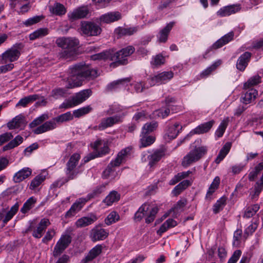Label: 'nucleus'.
Here are the masks:
<instances>
[{
	"mask_svg": "<svg viewBox=\"0 0 263 263\" xmlns=\"http://www.w3.org/2000/svg\"><path fill=\"white\" fill-rule=\"evenodd\" d=\"M67 88H73L82 85L85 80L94 79L98 76V71L83 63L75 64L69 69Z\"/></svg>",
	"mask_w": 263,
	"mask_h": 263,
	"instance_id": "f257e3e1",
	"label": "nucleus"
},
{
	"mask_svg": "<svg viewBox=\"0 0 263 263\" xmlns=\"http://www.w3.org/2000/svg\"><path fill=\"white\" fill-rule=\"evenodd\" d=\"M135 51V48L132 46H128L123 48L112 55L109 51H106L91 56L92 60L110 59L115 61L116 63L125 65L127 63L126 58L131 55Z\"/></svg>",
	"mask_w": 263,
	"mask_h": 263,
	"instance_id": "f03ea898",
	"label": "nucleus"
},
{
	"mask_svg": "<svg viewBox=\"0 0 263 263\" xmlns=\"http://www.w3.org/2000/svg\"><path fill=\"white\" fill-rule=\"evenodd\" d=\"M56 43L58 46L64 49L62 56L66 58H69L76 54V47L78 45L79 42L75 38L63 37L58 39Z\"/></svg>",
	"mask_w": 263,
	"mask_h": 263,
	"instance_id": "7ed1b4c3",
	"label": "nucleus"
},
{
	"mask_svg": "<svg viewBox=\"0 0 263 263\" xmlns=\"http://www.w3.org/2000/svg\"><path fill=\"white\" fill-rule=\"evenodd\" d=\"M159 209L155 206L151 207L150 204L147 203H143L136 212L134 216L135 220L140 221L144 216H146L145 222L150 223L152 222L158 212Z\"/></svg>",
	"mask_w": 263,
	"mask_h": 263,
	"instance_id": "20e7f679",
	"label": "nucleus"
},
{
	"mask_svg": "<svg viewBox=\"0 0 263 263\" xmlns=\"http://www.w3.org/2000/svg\"><path fill=\"white\" fill-rule=\"evenodd\" d=\"M206 152L207 149L205 146H196L183 157L182 161V166L187 167L198 161L206 153Z\"/></svg>",
	"mask_w": 263,
	"mask_h": 263,
	"instance_id": "39448f33",
	"label": "nucleus"
},
{
	"mask_svg": "<svg viewBox=\"0 0 263 263\" xmlns=\"http://www.w3.org/2000/svg\"><path fill=\"white\" fill-rule=\"evenodd\" d=\"M92 93V91L89 89H84L76 93L66 103H63L61 105V108H68L80 104L87 99Z\"/></svg>",
	"mask_w": 263,
	"mask_h": 263,
	"instance_id": "423d86ee",
	"label": "nucleus"
},
{
	"mask_svg": "<svg viewBox=\"0 0 263 263\" xmlns=\"http://www.w3.org/2000/svg\"><path fill=\"white\" fill-rule=\"evenodd\" d=\"M80 159V155L79 154L74 153L70 157L67 162L65 174L67 181L74 179L80 173L79 168L77 167Z\"/></svg>",
	"mask_w": 263,
	"mask_h": 263,
	"instance_id": "0eeeda50",
	"label": "nucleus"
},
{
	"mask_svg": "<svg viewBox=\"0 0 263 263\" xmlns=\"http://www.w3.org/2000/svg\"><path fill=\"white\" fill-rule=\"evenodd\" d=\"M102 31V29L97 24L89 21H82L80 28V33L86 36H97Z\"/></svg>",
	"mask_w": 263,
	"mask_h": 263,
	"instance_id": "6e6552de",
	"label": "nucleus"
},
{
	"mask_svg": "<svg viewBox=\"0 0 263 263\" xmlns=\"http://www.w3.org/2000/svg\"><path fill=\"white\" fill-rule=\"evenodd\" d=\"M130 149L129 147L126 148L120 151L115 160L112 161L108 165L107 168L103 173V176L104 178H107L110 174L114 171L113 168L115 166H118L122 162L125 157L129 153Z\"/></svg>",
	"mask_w": 263,
	"mask_h": 263,
	"instance_id": "1a4fd4ad",
	"label": "nucleus"
},
{
	"mask_svg": "<svg viewBox=\"0 0 263 263\" xmlns=\"http://www.w3.org/2000/svg\"><path fill=\"white\" fill-rule=\"evenodd\" d=\"M22 47L23 45L22 44H17L3 53L2 59L4 63L12 62L17 60L21 54L20 50Z\"/></svg>",
	"mask_w": 263,
	"mask_h": 263,
	"instance_id": "9d476101",
	"label": "nucleus"
},
{
	"mask_svg": "<svg viewBox=\"0 0 263 263\" xmlns=\"http://www.w3.org/2000/svg\"><path fill=\"white\" fill-rule=\"evenodd\" d=\"M71 242V237L69 235H63L57 242L53 251V256L60 255Z\"/></svg>",
	"mask_w": 263,
	"mask_h": 263,
	"instance_id": "9b49d317",
	"label": "nucleus"
},
{
	"mask_svg": "<svg viewBox=\"0 0 263 263\" xmlns=\"http://www.w3.org/2000/svg\"><path fill=\"white\" fill-rule=\"evenodd\" d=\"M173 77L174 73L172 71H163L148 79L147 82L150 84V86H153L156 84L165 83Z\"/></svg>",
	"mask_w": 263,
	"mask_h": 263,
	"instance_id": "f8f14e48",
	"label": "nucleus"
},
{
	"mask_svg": "<svg viewBox=\"0 0 263 263\" xmlns=\"http://www.w3.org/2000/svg\"><path fill=\"white\" fill-rule=\"evenodd\" d=\"M50 224V222L48 219L43 218L41 220L36 228H34L33 222H31L26 231H33L32 236L36 238H40L42 236L43 233Z\"/></svg>",
	"mask_w": 263,
	"mask_h": 263,
	"instance_id": "ddd939ff",
	"label": "nucleus"
},
{
	"mask_svg": "<svg viewBox=\"0 0 263 263\" xmlns=\"http://www.w3.org/2000/svg\"><path fill=\"white\" fill-rule=\"evenodd\" d=\"M108 234L107 230L97 226L91 230L90 237L92 241L95 242L104 240L107 237Z\"/></svg>",
	"mask_w": 263,
	"mask_h": 263,
	"instance_id": "4468645a",
	"label": "nucleus"
},
{
	"mask_svg": "<svg viewBox=\"0 0 263 263\" xmlns=\"http://www.w3.org/2000/svg\"><path fill=\"white\" fill-rule=\"evenodd\" d=\"M89 13V10L86 7L78 8L68 14L69 19L71 21L86 17Z\"/></svg>",
	"mask_w": 263,
	"mask_h": 263,
	"instance_id": "2eb2a0df",
	"label": "nucleus"
},
{
	"mask_svg": "<svg viewBox=\"0 0 263 263\" xmlns=\"http://www.w3.org/2000/svg\"><path fill=\"white\" fill-rule=\"evenodd\" d=\"M240 9L239 4L231 5L220 8L216 14L220 17H225L238 12Z\"/></svg>",
	"mask_w": 263,
	"mask_h": 263,
	"instance_id": "dca6fc26",
	"label": "nucleus"
},
{
	"mask_svg": "<svg viewBox=\"0 0 263 263\" xmlns=\"http://www.w3.org/2000/svg\"><path fill=\"white\" fill-rule=\"evenodd\" d=\"M121 117L120 116H115L113 117L103 118L101 120L99 124V130H102L107 127H109L114 124L120 122Z\"/></svg>",
	"mask_w": 263,
	"mask_h": 263,
	"instance_id": "f3484780",
	"label": "nucleus"
},
{
	"mask_svg": "<svg viewBox=\"0 0 263 263\" xmlns=\"http://www.w3.org/2000/svg\"><path fill=\"white\" fill-rule=\"evenodd\" d=\"M57 127V124L53 119L45 122L44 123L34 129L32 132L34 134L39 135L49 130H53Z\"/></svg>",
	"mask_w": 263,
	"mask_h": 263,
	"instance_id": "a211bd4d",
	"label": "nucleus"
},
{
	"mask_svg": "<svg viewBox=\"0 0 263 263\" xmlns=\"http://www.w3.org/2000/svg\"><path fill=\"white\" fill-rule=\"evenodd\" d=\"M215 123L214 120H212L209 122L202 123L198 125L195 129L192 130L190 134H202L208 132Z\"/></svg>",
	"mask_w": 263,
	"mask_h": 263,
	"instance_id": "6ab92c4d",
	"label": "nucleus"
},
{
	"mask_svg": "<svg viewBox=\"0 0 263 263\" xmlns=\"http://www.w3.org/2000/svg\"><path fill=\"white\" fill-rule=\"evenodd\" d=\"M97 220V216L94 214H90L88 216L83 217L78 219L76 222V226L78 228H83L91 224Z\"/></svg>",
	"mask_w": 263,
	"mask_h": 263,
	"instance_id": "aec40b11",
	"label": "nucleus"
},
{
	"mask_svg": "<svg viewBox=\"0 0 263 263\" xmlns=\"http://www.w3.org/2000/svg\"><path fill=\"white\" fill-rule=\"evenodd\" d=\"M93 148L98 153L97 156H102L109 152V148L104 140L96 141L93 144Z\"/></svg>",
	"mask_w": 263,
	"mask_h": 263,
	"instance_id": "412c9836",
	"label": "nucleus"
},
{
	"mask_svg": "<svg viewBox=\"0 0 263 263\" xmlns=\"http://www.w3.org/2000/svg\"><path fill=\"white\" fill-rule=\"evenodd\" d=\"M102 246L98 245L93 247L88 254L82 259V262L88 263L99 255L102 252Z\"/></svg>",
	"mask_w": 263,
	"mask_h": 263,
	"instance_id": "4be33fe9",
	"label": "nucleus"
},
{
	"mask_svg": "<svg viewBox=\"0 0 263 263\" xmlns=\"http://www.w3.org/2000/svg\"><path fill=\"white\" fill-rule=\"evenodd\" d=\"M32 173V170L29 167H24L16 172L13 176V181L19 183L29 177Z\"/></svg>",
	"mask_w": 263,
	"mask_h": 263,
	"instance_id": "5701e85b",
	"label": "nucleus"
},
{
	"mask_svg": "<svg viewBox=\"0 0 263 263\" xmlns=\"http://www.w3.org/2000/svg\"><path fill=\"white\" fill-rule=\"evenodd\" d=\"M165 155V151L163 149H157L152 154L147 157L148 159V165L151 167L156 164Z\"/></svg>",
	"mask_w": 263,
	"mask_h": 263,
	"instance_id": "b1692460",
	"label": "nucleus"
},
{
	"mask_svg": "<svg viewBox=\"0 0 263 263\" xmlns=\"http://www.w3.org/2000/svg\"><path fill=\"white\" fill-rule=\"evenodd\" d=\"M26 125L24 117L22 115H18L14 118L12 121L7 123V126L10 129L22 128Z\"/></svg>",
	"mask_w": 263,
	"mask_h": 263,
	"instance_id": "393cba45",
	"label": "nucleus"
},
{
	"mask_svg": "<svg viewBox=\"0 0 263 263\" xmlns=\"http://www.w3.org/2000/svg\"><path fill=\"white\" fill-rule=\"evenodd\" d=\"M121 17V14L119 12H112L101 15L100 21L101 22L110 23L118 21Z\"/></svg>",
	"mask_w": 263,
	"mask_h": 263,
	"instance_id": "a878e982",
	"label": "nucleus"
},
{
	"mask_svg": "<svg viewBox=\"0 0 263 263\" xmlns=\"http://www.w3.org/2000/svg\"><path fill=\"white\" fill-rule=\"evenodd\" d=\"M130 81L129 78H124L113 81L107 86L109 90H116L121 88H124Z\"/></svg>",
	"mask_w": 263,
	"mask_h": 263,
	"instance_id": "bb28decb",
	"label": "nucleus"
},
{
	"mask_svg": "<svg viewBox=\"0 0 263 263\" xmlns=\"http://www.w3.org/2000/svg\"><path fill=\"white\" fill-rule=\"evenodd\" d=\"M251 56V54L249 52H246L243 53L237 60L236 64L237 68L240 71H243L248 65Z\"/></svg>",
	"mask_w": 263,
	"mask_h": 263,
	"instance_id": "cd10ccee",
	"label": "nucleus"
},
{
	"mask_svg": "<svg viewBox=\"0 0 263 263\" xmlns=\"http://www.w3.org/2000/svg\"><path fill=\"white\" fill-rule=\"evenodd\" d=\"M234 37V32L233 31L230 32L223 36L221 37L212 46L214 49H218L225 44L228 43L230 41L233 40Z\"/></svg>",
	"mask_w": 263,
	"mask_h": 263,
	"instance_id": "c85d7f7f",
	"label": "nucleus"
},
{
	"mask_svg": "<svg viewBox=\"0 0 263 263\" xmlns=\"http://www.w3.org/2000/svg\"><path fill=\"white\" fill-rule=\"evenodd\" d=\"M257 94V91L255 89H249L241 97L242 102L246 104L251 103L254 100Z\"/></svg>",
	"mask_w": 263,
	"mask_h": 263,
	"instance_id": "c756f323",
	"label": "nucleus"
},
{
	"mask_svg": "<svg viewBox=\"0 0 263 263\" xmlns=\"http://www.w3.org/2000/svg\"><path fill=\"white\" fill-rule=\"evenodd\" d=\"M175 23L173 22L168 24L159 33V41L160 42H165L167 41L168 35L172 29Z\"/></svg>",
	"mask_w": 263,
	"mask_h": 263,
	"instance_id": "7c9ffc66",
	"label": "nucleus"
},
{
	"mask_svg": "<svg viewBox=\"0 0 263 263\" xmlns=\"http://www.w3.org/2000/svg\"><path fill=\"white\" fill-rule=\"evenodd\" d=\"M40 96L38 95L35 94L32 95H30L27 97H25L22 99H21L16 104V107H26L28 104L30 103L33 102V101L39 99Z\"/></svg>",
	"mask_w": 263,
	"mask_h": 263,
	"instance_id": "2f4dec72",
	"label": "nucleus"
},
{
	"mask_svg": "<svg viewBox=\"0 0 263 263\" xmlns=\"http://www.w3.org/2000/svg\"><path fill=\"white\" fill-rule=\"evenodd\" d=\"M232 146V143L231 142H227L222 147V148L220 151L215 161L217 164H218L221 161L226 155L229 152L231 147Z\"/></svg>",
	"mask_w": 263,
	"mask_h": 263,
	"instance_id": "473e14b6",
	"label": "nucleus"
},
{
	"mask_svg": "<svg viewBox=\"0 0 263 263\" xmlns=\"http://www.w3.org/2000/svg\"><path fill=\"white\" fill-rule=\"evenodd\" d=\"M23 141V138L18 135L15 138L10 141L7 144L3 147V151L11 149L22 143Z\"/></svg>",
	"mask_w": 263,
	"mask_h": 263,
	"instance_id": "72a5a7b5",
	"label": "nucleus"
},
{
	"mask_svg": "<svg viewBox=\"0 0 263 263\" xmlns=\"http://www.w3.org/2000/svg\"><path fill=\"white\" fill-rule=\"evenodd\" d=\"M120 195L117 192L113 191L103 200V202L107 205H110L114 202L118 201L120 199Z\"/></svg>",
	"mask_w": 263,
	"mask_h": 263,
	"instance_id": "f704fd0d",
	"label": "nucleus"
},
{
	"mask_svg": "<svg viewBox=\"0 0 263 263\" xmlns=\"http://www.w3.org/2000/svg\"><path fill=\"white\" fill-rule=\"evenodd\" d=\"M181 128L182 127L179 123H175L173 125L169 127L167 133L168 137L170 139H175Z\"/></svg>",
	"mask_w": 263,
	"mask_h": 263,
	"instance_id": "c9c22d12",
	"label": "nucleus"
},
{
	"mask_svg": "<svg viewBox=\"0 0 263 263\" xmlns=\"http://www.w3.org/2000/svg\"><path fill=\"white\" fill-rule=\"evenodd\" d=\"M48 33V29L46 28H40L31 33L29 35V39L30 40H34L47 35Z\"/></svg>",
	"mask_w": 263,
	"mask_h": 263,
	"instance_id": "e433bc0d",
	"label": "nucleus"
},
{
	"mask_svg": "<svg viewBox=\"0 0 263 263\" xmlns=\"http://www.w3.org/2000/svg\"><path fill=\"white\" fill-rule=\"evenodd\" d=\"M18 204L15 203L13 206L11 207L10 211H9L5 215H4L2 219L4 224L6 223L8 221H9L16 214L18 211ZM2 213L4 214L3 212Z\"/></svg>",
	"mask_w": 263,
	"mask_h": 263,
	"instance_id": "4c0bfd02",
	"label": "nucleus"
},
{
	"mask_svg": "<svg viewBox=\"0 0 263 263\" xmlns=\"http://www.w3.org/2000/svg\"><path fill=\"white\" fill-rule=\"evenodd\" d=\"M50 11L52 13L58 15H62L66 13V9L64 5L58 3L50 7Z\"/></svg>",
	"mask_w": 263,
	"mask_h": 263,
	"instance_id": "58836bf2",
	"label": "nucleus"
},
{
	"mask_svg": "<svg viewBox=\"0 0 263 263\" xmlns=\"http://www.w3.org/2000/svg\"><path fill=\"white\" fill-rule=\"evenodd\" d=\"M140 147H144L153 144L155 141V138L153 136H148V135H141Z\"/></svg>",
	"mask_w": 263,
	"mask_h": 263,
	"instance_id": "ea45409f",
	"label": "nucleus"
},
{
	"mask_svg": "<svg viewBox=\"0 0 263 263\" xmlns=\"http://www.w3.org/2000/svg\"><path fill=\"white\" fill-rule=\"evenodd\" d=\"M229 121V118H227L224 119L223 120H222V122L220 123L218 128L215 132V135L218 138H220L223 136L225 130L228 125Z\"/></svg>",
	"mask_w": 263,
	"mask_h": 263,
	"instance_id": "a19ab883",
	"label": "nucleus"
},
{
	"mask_svg": "<svg viewBox=\"0 0 263 263\" xmlns=\"http://www.w3.org/2000/svg\"><path fill=\"white\" fill-rule=\"evenodd\" d=\"M92 110V107L90 106H87L85 107H81L78 109L74 110L73 111V117L74 116L76 118H80Z\"/></svg>",
	"mask_w": 263,
	"mask_h": 263,
	"instance_id": "79ce46f5",
	"label": "nucleus"
},
{
	"mask_svg": "<svg viewBox=\"0 0 263 263\" xmlns=\"http://www.w3.org/2000/svg\"><path fill=\"white\" fill-rule=\"evenodd\" d=\"M158 126V124L155 121L146 123L143 126L142 130V135H148L153 132Z\"/></svg>",
	"mask_w": 263,
	"mask_h": 263,
	"instance_id": "37998d69",
	"label": "nucleus"
},
{
	"mask_svg": "<svg viewBox=\"0 0 263 263\" xmlns=\"http://www.w3.org/2000/svg\"><path fill=\"white\" fill-rule=\"evenodd\" d=\"M261 82V78L258 75H255L250 78L247 82L244 84L245 89H249L250 87L257 85Z\"/></svg>",
	"mask_w": 263,
	"mask_h": 263,
	"instance_id": "c03bdc74",
	"label": "nucleus"
},
{
	"mask_svg": "<svg viewBox=\"0 0 263 263\" xmlns=\"http://www.w3.org/2000/svg\"><path fill=\"white\" fill-rule=\"evenodd\" d=\"M73 119V115L70 112L68 111L66 113L62 114L54 119H53V121H55V123H62L64 122H67Z\"/></svg>",
	"mask_w": 263,
	"mask_h": 263,
	"instance_id": "a18cd8bd",
	"label": "nucleus"
},
{
	"mask_svg": "<svg viewBox=\"0 0 263 263\" xmlns=\"http://www.w3.org/2000/svg\"><path fill=\"white\" fill-rule=\"evenodd\" d=\"M138 27L130 28H119L118 30V33L120 35H131L138 31Z\"/></svg>",
	"mask_w": 263,
	"mask_h": 263,
	"instance_id": "49530a36",
	"label": "nucleus"
},
{
	"mask_svg": "<svg viewBox=\"0 0 263 263\" xmlns=\"http://www.w3.org/2000/svg\"><path fill=\"white\" fill-rule=\"evenodd\" d=\"M45 179V176L40 174L36 176L31 182L30 189L34 190L38 187Z\"/></svg>",
	"mask_w": 263,
	"mask_h": 263,
	"instance_id": "de8ad7c7",
	"label": "nucleus"
},
{
	"mask_svg": "<svg viewBox=\"0 0 263 263\" xmlns=\"http://www.w3.org/2000/svg\"><path fill=\"white\" fill-rule=\"evenodd\" d=\"M35 200L32 197L29 198L23 204L21 209V212L24 214L28 212L34 206Z\"/></svg>",
	"mask_w": 263,
	"mask_h": 263,
	"instance_id": "09e8293b",
	"label": "nucleus"
},
{
	"mask_svg": "<svg viewBox=\"0 0 263 263\" xmlns=\"http://www.w3.org/2000/svg\"><path fill=\"white\" fill-rule=\"evenodd\" d=\"M186 201L184 200H180L177 202L175 206L170 210V212H174L175 217H176L177 214L183 211V208L186 205Z\"/></svg>",
	"mask_w": 263,
	"mask_h": 263,
	"instance_id": "8fccbe9b",
	"label": "nucleus"
},
{
	"mask_svg": "<svg viewBox=\"0 0 263 263\" xmlns=\"http://www.w3.org/2000/svg\"><path fill=\"white\" fill-rule=\"evenodd\" d=\"M119 218L118 214L116 212L112 211L105 218V222L107 225L109 226L118 221Z\"/></svg>",
	"mask_w": 263,
	"mask_h": 263,
	"instance_id": "3c124183",
	"label": "nucleus"
},
{
	"mask_svg": "<svg viewBox=\"0 0 263 263\" xmlns=\"http://www.w3.org/2000/svg\"><path fill=\"white\" fill-rule=\"evenodd\" d=\"M259 209V206L258 204H254L248 207L245 211L243 217L249 218L252 217Z\"/></svg>",
	"mask_w": 263,
	"mask_h": 263,
	"instance_id": "603ef678",
	"label": "nucleus"
},
{
	"mask_svg": "<svg viewBox=\"0 0 263 263\" xmlns=\"http://www.w3.org/2000/svg\"><path fill=\"white\" fill-rule=\"evenodd\" d=\"M222 63L221 60H218L215 62L211 66L208 67L201 73L202 76H207L209 75L213 71L215 70Z\"/></svg>",
	"mask_w": 263,
	"mask_h": 263,
	"instance_id": "864d4df0",
	"label": "nucleus"
},
{
	"mask_svg": "<svg viewBox=\"0 0 263 263\" xmlns=\"http://www.w3.org/2000/svg\"><path fill=\"white\" fill-rule=\"evenodd\" d=\"M48 116L47 115L44 114L39 117L38 118L33 120L30 124L29 126L30 128H34L38 125H40L44 121L48 119Z\"/></svg>",
	"mask_w": 263,
	"mask_h": 263,
	"instance_id": "5fc2aeb1",
	"label": "nucleus"
},
{
	"mask_svg": "<svg viewBox=\"0 0 263 263\" xmlns=\"http://www.w3.org/2000/svg\"><path fill=\"white\" fill-rule=\"evenodd\" d=\"M226 199L225 198L222 197L217 201L214 205L213 211L215 213H217L222 210L226 205Z\"/></svg>",
	"mask_w": 263,
	"mask_h": 263,
	"instance_id": "6e6d98bb",
	"label": "nucleus"
},
{
	"mask_svg": "<svg viewBox=\"0 0 263 263\" xmlns=\"http://www.w3.org/2000/svg\"><path fill=\"white\" fill-rule=\"evenodd\" d=\"M219 183L220 178L219 177L217 176L214 178L213 181L209 187L207 192V195H211L218 187Z\"/></svg>",
	"mask_w": 263,
	"mask_h": 263,
	"instance_id": "4d7b16f0",
	"label": "nucleus"
},
{
	"mask_svg": "<svg viewBox=\"0 0 263 263\" xmlns=\"http://www.w3.org/2000/svg\"><path fill=\"white\" fill-rule=\"evenodd\" d=\"M165 62V58L161 54L156 55L151 62V64L157 67L163 64Z\"/></svg>",
	"mask_w": 263,
	"mask_h": 263,
	"instance_id": "13d9d810",
	"label": "nucleus"
},
{
	"mask_svg": "<svg viewBox=\"0 0 263 263\" xmlns=\"http://www.w3.org/2000/svg\"><path fill=\"white\" fill-rule=\"evenodd\" d=\"M86 202V200L84 199V198H79L71 205V207L78 212L81 210Z\"/></svg>",
	"mask_w": 263,
	"mask_h": 263,
	"instance_id": "bf43d9fd",
	"label": "nucleus"
},
{
	"mask_svg": "<svg viewBox=\"0 0 263 263\" xmlns=\"http://www.w3.org/2000/svg\"><path fill=\"white\" fill-rule=\"evenodd\" d=\"M150 86V84L148 83V85H146V84L143 82H137L134 86V88L137 92H141L145 89H148Z\"/></svg>",
	"mask_w": 263,
	"mask_h": 263,
	"instance_id": "052dcab7",
	"label": "nucleus"
},
{
	"mask_svg": "<svg viewBox=\"0 0 263 263\" xmlns=\"http://www.w3.org/2000/svg\"><path fill=\"white\" fill-rule=\"evenodd\" d=\"M263 189V181L261 180L257 181L254 186V194L252 198L258 196Z\"/></svg>",
	"mask_w": 263,
	"mask_h": 263,
	"instance_id": "680f3d73",
	"label": "nucleus"
},
{
	"mask_svg": "<svg viewBox=\"0 0 263 263\" xmlns=\"http://www.w3.org/2000/svg\"><path fill=\"white\" fill-rule=\"evenodd\" d=\"M170 107L171 105H168L167 108L163 109H159L156 110L155 112L156 115L160 117H162V118H164L168 116L170 113Z\"/></svg>",
	"mask_w": 263,
	"mask_h": 263,
	"instance_id": "e2e57ef3",
	"label": "nucleus"
},
{
	"mask_svg": "<svg viewBox=\"0 0 263 263\" xmlns=\"http://www.w3.org/2000/svg\"><path fill=\"white\" fill-rule=\"evenodd\" d=\"M258 226L257 221L255 220L251 225H250L245 231V234L249 236L252 234L256 229Z\"/></svg>",
	"mask_w": 263,
	"mask_h": 263,
	"instance_id": "0e129e2a",
	"label": "nucleus"
},
{
	"mask_svg": "<svg viewBox=\"0 0 263 263\" xmlns=\"http://www.w3.org/2000/svg\"><path fill=\"white\" fill-rule=\"evenodd\" d=\"M66 93V90L63 88H57L52 90V96L55 99L62 97Z\"/></svg>",
	"mask_w": 263,
	"mask_h": 263,
	"instance_id": "69168bd1",
	"label": "nucleus"
},
{
	"mask_svg": "<svg viewBox=\"0 0 263 263\" xmlns=\"http://www.w3.org/2000/svg\"><path fill=\"white\" fill-rule=\"evenodd\" d=\"M241 254V252L239 250H237L234 252L233 255L229 259L228 263H236Z\"/></svg>",
	"mask_w": 263,
	"mask_h": 263,
	"instance_id": "338daca9",
	"label": "nucleus"
},
{
	"mask_svg": "<svg viewBox=\"0 0 263 263\" xmlns=\"http://www.w3.org/2000/svg\"><path fill=\"white\" fill-rule=\"evenodd\" d=\"M13 135L10 133H6L0 135V145L11 140Z\"/></svg>",
	"mask_w": 263,
	"mask_h": 263,
	"instance_id": "774afa93",
	"label": "nucleus"
}]
</instances>
